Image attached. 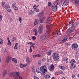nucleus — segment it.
Here are the masks:
<instances>
[{
  "mask_svg": "<svg viewBox=\"0 0 79 79\" xmlns=\"http://www.w3.org/2000/svg\"><path fill=\"white\" fill-rule=\"evenodd\" d=\"M79 24V23H77V22H76L74 24H72V27L69 28L68 30L66 31V34H70V33L73 32L74 31V29H75L74 27H75L77 25H78Z\"/></svg>",
  "mask_w": 79,
  "mask_h": 79,
  "instance_id": "1",
  "label": "nucleus"
},
{
  "mask_svg": "<svg viewBox=\"0 0 79 79\" xmlns=\"http://www.w3.org/2000/svg\"><path fill=\"white\" fill-rule=\"evenodd\" d=\"M40 68L41 69V72H43V75H44V74H45L47 73V67L46 66H42L40 67Z\"/></svg>",
  "mask_w": 79,
  "mask_h": 79,
  "instance_id": "2",
  "label": "nucleus"
},
{
  "mask_svg": "<svg viewBox=\"0 0 79 79\" xmlns=\"http://www.w3.org/2000/svg\"><path fill=\"white\" fill-rule=\"evenodd\" d=\"M52 56L54 61H58V59L60 58V57L58 56V53H53Z\"/></svg>",
  "mask_w": 79,
  "mask_h": 79,
  "instance_id": "3",
  "label": "nucleus"
},
{
  "mask_svg": "<svg viewBox=\"0 0 79 79\" xmlns=\"http://www.w3.org/2000/svg\"><path fill=\"white\" fill-rule=\"evenodd\" d=\"M47 37H48V36L46 34V33H44V34L40 36V39L42 41L43 40H44L47 39Z\"/></svg>",
  "mask_w": 79,
  "mask_h": 79,
  "instance_id": "4",
  "label": "nucleus"
},
{
  "mask_svg": "<svg viewBox=\"0 0 79 79\" xmlns=\"http://www.w3.org/2000/svg\"><path fill=\"white\" fill-rule=\"evenodd\" d=\"M44 28V26L43 25H40L38 28V33L39 34H41L42 33H43V31H44V29L43 28Z\"/></svg>",
  "mask_w": 79,
  "mask_h": 79,
  "instance_id": "5",
  "label": "nucleus"
},
{
  "mask_svg": "<svg viewBox=\"0 0 79 79\" xmlns=\"http://www.w3.org/2000/svg\"><path fill=\"white\" fill-rule=\"evenodd\" d=\"M48 68L50 71H53L55 69V67L54 66V65L53 64H51L50 66Z\"/></svg>",
  "mask_w": 79,
  "mask_h": 79,
  "instance_id": "6",
  "label": "nucleus"
},
{
  "mask_svg": "<svg viewBox=\"0 0 79 79\" xmlns=\"http://www.w3.org/2000/svg\"><path fill=\"white\" fill-rule=\"evenodd\" d=\"M77 47H78V45L77 44H73L72 46V48L73 50H77Z\"/></svg>",
  "mask_w": 79,
  "mask_h": 79,
  "instance_id": "7",
  "label": "nucleus"
},
{
  "mask_svg": "<svg viewBox=\"0 0 79 79\" xmlns=\"http://www.w3.org/2000/svg\"><path fill=\"white\" fill-rule=\"evenodd\" d=\"M69 2V0H65V1H64V2L62 5L63 6H67V5H68Z\"/></svg>",
  "mask_w": 79,
  "mask_h": 79,
  "instance_id": "8",
  "label": "nucleus"
},
{
  "mask_svg": "<svg viewBox=\"0 0 79 79\" xmlns=\"http://www.w3.org/2000/svg\"><path fill=\"white\" fill-rule=\"evenodd\" d=\"M45 19V16H42L40 18V19H39V22L40 23H43L44 21V20Z\"/></svg>",
  "mask_w": 79,
  "mask_h": 79,
  "instance_id": "9",
  "label": "nucleus"
},
{
  "mask_svg": "<svg viewBox=\"0 0 79 79\" xmlns=\"http://www.w3.org/2000/svg\"><path fill=\"white\" fill-rule=\"evenodd\" d=\"M4 8H5L7 11H8L9 12L11 11V9H10V6L7 5Z\"/></svg>",
  "mask_w": 79,
  "mask_h": 79,
  "instance_id": "10",
  "label": "nucleus"
},
{
  "mask_svg": "<svg viewBox=\"0 0 79 79\" xmlns=\"http://www.w3.org/2000/svg\"><path fill=\"white\" fill-rule=\"evenodd\" d=\"M58 10V6L54 5V6L52 8V10L53 11H56Z\"/></svg>",
  "mask_w": 79,
  "mask_h": 79,
  "instance_id": "11",
  "label": "nucleus"
},
{
  "mask_svg": "<svg viewBox=\"0 0 79 79\" xmlns=\"http://www.w3.org/2000/svg\"><path fill=\"white\" fill-rule=\"evenodd\" d=\"M52 77V75L51 74H48V75H46L44 76V77L45 79H48V78H50Z\"/></svg>",
  "mask_w": 79,
  "mask_h": 79,
  "instance_id": "12",
  "label": "nucleus"
},
{
  "mask_svg": "<svg viewBox=\"0 0 79 79\" xmlns=\"http://www.w3.org/2000/svg\"><path fill=\"white\" fill-rule=\"evenodd\" d=\"M38 24H39V20L37 19H35L34 21V26H36Z\"/></svg>",
  "mask_w": 79,
  "mask_h": 79,
  "instance_id": "13",
  "label": "nucleus"
},
{
  "mask_svg": "<svg viewBox=\"0 0 79 79\" xmlns=\"http://www.w3.org/2000/svg\"><path fill=\"white\" fill-rule=\"evenodd\" d=\"M54 4V5L56 6H58V5L60 4V1L58 0H56Z\"/></svg>",
  "mask_w": 79,
  "mask_h": 79,
  "instance_id": "14",
  "label": "nucleus"
},
{
  "mask_svg": "<svg viewBox=\"0 0 79 79\" xmlns=\"http://www.w3.org/2000/svg\"><path fill=\"white\" fill-rule=\"evenodd\" d=\"M40 67H39L36 69V71L38 73H42V71L41 70V69H40Z\"/></svg>",
  "mask_w": 79,
  "mask_h": 79,
  "instance_id": "15",
  "label": "nucleus"
},
{
  "mask_svg": "<svg viewBox=\"0 0 79 79\" xmlns=\"http://www.w3.org/2000/svg\"><path fill=\"white\" fill-rule=\"evenodd\" d=\"M73 3L75 4H77V5L79 6V0H74V2Z\"/></svg>",
  "mask_w": 79,
  "mask_h": 79,
  "instance_id": "16",
  "label": "nucleus"
},
{
  "mask_svg": "<svg viewBox=\"0 0 79 79\" xmlns=\"http://www.w3.org/2000/svg\"><path fill=\"white\" fill-rule=\"evenodd\" d=\"M70 63L71 65L75 64V63H76V61L74 59H73L71 60Z\"/></svg>",
  "mask_w": 79,
  "mask_h": 79,
  "instance_id": "17",
  "label": "nucleus"
},
{
  "mask_svg": "<svg viewBox=\"0 0 79 79\" xmlns=\"http://www.w3.org/2000/svg\"><path fill=\"white\" fill-rule=\"evenodd\" d=\"M10 61H11V60L10 59V58H9V57H7L6 60V63H10Z\"/></svg>",
  "mask_w": 79,
  "mask_h": 79,
  "instance_id": "18",
  "label": "nucleus"
},
{
  "mask_svg": "<svg viewBox=\"0 0 79 79\" xmlns=\"http://www.w3.org/2000/svg\"><path fill=\"white\" fill-rule=\"evenodd\" d=\"M10 76H13V77H15L16 76V73H11L10 74Z\"/></svg>",
  "mask_w": 79,
  "mask_h": 79,
  "instance_id": "19",
  "label": "nucleus"
},
{
  "mask_svg": "<svg viewBox=\"0 0 79 79\" xmlns=\"http://www.w3.org/2000/svg\"><path fill=\"white\" fill-rule=\"evenodd\" d=\"M27 66V65L26 64H20V67L21 68H24V67H26Z\"/></svg>",
  "mask_w": 79,
  "mask_h": 79,
  "instance_id": "20",
  "label": "nucleus"
},
{
  "mask_svg": "<svg viewBox=\"0 0 79 79\" xmlns=\"http://www.w3.org/2000/svg\"><path fill=\"white\" fill-rule=\"evenodd\" d=\"M33 31L35 32V34H34V35H37V32H38V31H37V30L35 29L33 30Z\"/></svg>",
  "mask_w": 79,
  "mask_h": 79,
  "instance_id": "21",
  "label": "nucleus"
},
{
  "mask_svg": "<svg viewBox=\"0 0 79 79\" xmlns=\"http://www.w3.org/2000/svg\"><path fill=\"white\" fill-rule=\"evenodd\" d=\"M33 11H32V10L29 11L28 13V15H33V14H34V12H35V11H33Z\"/></svg>",
  "mask_w": 79,
  "mask_h": 79,
  "instance_id": "22",
  "label": "nucleus"
},
{
  "mask_svg": "<svg viewBox=\"0 0 79 79\" xmlns=\"http://www.w3.org/2000/svg\"><path fill=\"white\" fill-rule=\"evenodd\" d=\"M52 51L51 50H50L48 52L46 53L47 55H51V54H52Z\"/></svg>",
  "mask_w": 79,
  "mask_h": 79,
  "instance_id": "23",
  "label": "nucleus"
},
{
  "mask_svg": "<svg viewBox=\"0 0 79 79\" xmlns=\"http://www.w3.org/2000/svg\"><path fill=\"white\" fill-rule=\"evenodd\" d=\"M7 5H6L5 3V2H2V6L3 8H5L6 7Z\"/></svg>",
  "mask_w": 79,
  "mask_h": 79,
  "instance_id": "24",
  "label": "nucleus"
},
{
  "mask_svg": "<svg viewBox=\"0 0 79 79\" xmlns=\"http://www.w3.org/2000/svg\"><path fill=\"white\" fill-rule=\"evenodd\" d=\"M70 68L71 69H74L75 68H76V65H75V64H74L73 65H71V66L70 67Z\"/></svg>",
  "mask_w": 79,
  "mask_h": 79,
  "instance_id": "25",
  "label": "nucleus"
},
{
  "mask_svg": "<svg viewBox=\"0 0 79 79\" xmlns=\"http://www.w3.org/2000/svg\"><path fill=\"white\" fill-rule=\"evenodd\" d=\"M12 61L15 62V63H17V60H16V59L15 58H12Z\"/></svg>",
  "mask_w": 79,
  "mask_h": 79,
  "instance_id": "26",
  "label": "nucleus"
},
{
  "mask_svg": "<svg viewBox=\"0 0 79 79\" xmlns=\"http://www.w3.org/2000/svg\"><path fill=\"white\" fill-rule=\"evenodd\" d=\"M59 33L57 32L54 33V35L55 36V37H58V35H59Z\"/></svg>",
  "mask_w": 79,
  "mask_h": 79,
  "instance_id": "27",
  "label": "nucleus"
},
{
  "mask_svg": "<svg viewBox=\"0 0 79 79\" xmlns=\"http://www.w3.org/2000/svg\"><path fill=\"white\" fill-rule=\"evenodd\" d=\"M7 74V72L6 71H5L3 72V76L4 77L5 76V75H6Z\"/></svg>",
  "mask_w": 79,
  "mask_h": 79,
  "instance_id": "28",
  "label": "nucleus"
},
{
  "mask_svg": "<svg viewBox=\"0 0 79 79\" xmlns=\"http://www.w3.org/2000/svg\"><path fill=\"white\" fill-rule=\"evenodd\" d=\"M26 61L27 62V63L29 64V63H30V60H29V59L28 57H27L26 58Z\"/></svg>",
  "mask_w": 79,
  "mask_h": 79,
  "instance_id": "29",
  "label": "nucleus"
},
{
  "mask_svg": "<svg viewBox=\"0 0 79 79\" xmlns=\"http://www.w3.org/2000/svg\"><path fill=\"white\" fill-rule=\"evenodd\" d=\"M64 61L65 63H68V59L66 57L64 59Z\"/></svg>",
  "mask_w": 79,
  "mask_h": 79,
  "instance_id": "30",
  "label": "nucleus"
},
{
  "mask_svg": "<svg viewBox=\"0 0 79 79\" xmlns=\"http://www.w3.org/2000/svg\"><path fill=\"white\" fill-rule=\"evenodd\" d=\"M43 15V12H40L38 15V16H42Z\"/></svg>",
  "mask_w": 79,
  "mask_h": 79,
  "instance_id": "31",
  "label": "nucleus"
},
{
  "mask_svg": "<svg viewBox=\"0 0 79 79\" xmlns=\"http://www.w3.org/2000/svg\"><path fill=\"white\" fill-rule=\"evenodd\" d=\"M3 52H4V53H6V52H7V49H6V48H5L3 50Z\"/></svg>",
  "mask_w": 79,
  "mask_h": 79,
  "instance_id": "32",
  "label": "nucleus"
},
{
  "mask_svg": "<svg viewBox=\"0 0 79 79\" xmlns=\"http://www.w3.org/2000/svg\"><path fill=\"white\" fill-rule=\"evenodd\" d=\"M38 7V6H37L36 5H34L33 6V8L34 9H36Z\"/></svg>",
  "mask_w": 79,
  "mask_h": 79,
  "instance_id": "33",
  "label": "nucleus"
},
{
  "mask_svg": "<svg viewBox=\"0 0 79 79\" xmlns=\"http://www.w3.org/2000/svg\"><path fill=\"white\" fill-rule=\"evenodd\" d=\"M15 74H16V76H17V77L19 76V74H20L19 73V72H16V73H15Z\"/></svg>",
  "mask_w": 79,
  "mask_h": 79,
  "instance_id": "34",
  "label": "nucleus"
},
{
  "mask_svg": "<svg viewBox=\"0 0 79 79\" xmlns=\"http://www.w3.org/2000/svg\"><path fill=\"white\" fill-rule=\"evenodd\" d=\"M60 69H61L63 70H64L65 69V67L63 66H62L61 67Z\"/></svg>",
  "mask_w": 79,
  "mask_h": 79,
  "instance_id": "35",
  "label": "nucleus"
},
{
  "mask_svg": "<svg viewBox=\"0 0 79 79\" xmlns=\"http://www.w3.org/2000/svg\"><path fill=\"white\" fill-rule=\"evenodd\" d=\"M48 6H51L52 4H51V2H49L48 3Z\"/></svg>",
  "mask_w": 79,
  "mask_h": 79,
  "instance_id": "36",
  "label": "nucleus"
},
{
  "mask_svg": "<svg viewBox=\"0 0 79 79\" xmlns=\"http://www.w3.org/2000/svg\"><path fill=\"white\" fill-rule=\"evenodd\" d=\"M3 40L2 39L0 38V44H3Z\"/></svg>",
  "mask_w": 79,
  "mask_h": 79,
  "instance_id": "37",
  "label": "nucleus"
},
{
  "mask_svg": "<svg viewBox=\"0 0 79 79\" xmlns=\"http://www.w3.org/2000/svg\"><path fill=\"white\" fill-rule=\"evenodd\" d=\"M14 8L15 10H18V8L16 6H14Z\"/></svg>",
  "mask_w": 79,
  "mask_h": 79,
  "instance_id": "38",
  "label": "nucleus"
},
{
  "mask_svg": "<svg viewBox=\"0 0 79 79\" xmlns=\"http://www.w3.org/2000/svg\"><path fill=\"white\" fill-rule=\"evenodd\" d=\"M35 11L36 12H37V13H38V12H39L40 11L39 9L36 8L35 9Z\"/></svg>",
  "mask_w": 79,
  "mask_h": 79,
  "instance_id": "39",
  "label": "nucleus"
},
{
  "mask_svg": "<svg viewBox=\"0 0 79 79\" xmlns=\"http://www.w3.org/2000/svg\"><path fill=\"white\" fill-rule=\"evenodd\" d=\"M42 61L43 62H45L46 61V58H43L42 59Z\"/></svg>",
  "mask_w": 79,
  "mask_h": 79,
  "instance_id": "40",
  "label": "nucleus"
},
{
  "mask_svg": "<svg viewBox=\"0 0 79 79\" xmlns=\"http://www.w3.org/2000/svg\"><path fill=\"white\" fill-rule=\"evenodd\" d=\"M34 79H39L38 77H36L35 75L34 76Z\"/></svg>",
  "mask_w": 79,
  "mask_h": 79,
  "instance_id": "41",
  "label": "nucleus"
},
{
  "mask_svg": "<svg viewBox=\"0 0 79 79\" xmlns=\"http://www.w3.org/2000/svg\"><path fill=\"white\" fill-rule=\"evenodd\" d=\"M29 52L30 53H31V52H32V49L31 48H30Z\"/></svg>",
  "mask_w": 79,
  "mask_h": 79,
  "instance_id": "42",
  "label": "nucleus"
},
{
  "mask_svg": "<svg viewBox=\"0 0 79 79\" xmlns=\"http://www.w3.org/2000/svg\"><path fill=\"white\" fill-rule=\"evenodd\" d=\"M19 21H20V23H21V21H22V20H21V17H19Z\"/></svg>",
  "mask_w": 79,
  "mask_h": 79,
  "instance_id": "43",
  "label": "nucleus"
},
{
  "mask_svg": "<svg viewBox=\"0 0 79 79\" xmlns=\"http://www.w3.org/2000/svg\"><path fill=\"white\" fill-rule=\"evenodd\" d=\"M12 41H15V40H16V38L15 37H13L12 39Z\"/></svg>",
  "mask_w": 79,
  "mask_h": 79,
  "instance_id": "44",
  "label": "nucleus"
},
{
  "mask_svg": "<svg viewBox=\"0 0 79 79\" xmlns=\"http://www.w3.org/2000/svg\"><path fill=\"white\" fill-rule=\"evenodd\" d=\"M47 30H48V31H50L51 30V28L50 27H49L47 28Z\"/></svg>",
  "mask_w": 79,
  "mask_h": 79,
  "instance_id": "45",
  "label": "nucleus"
},
{
  "mask_svg": "<svg viewBox=\"0 0 79 79\" xmlns=\"http://www.w3.org/2000/svg\"><path fill=\"white\" fill-rule=\"evenodd\" d=\"M38 64L39 66H40L41 65V61H39L38 62Z\"/></svg>",
  "mask_w": 79,
  "mask_h": 79,
  "instance_id": "46",
  "label": "nucleus"
},
{
  "mask_svg": "<svg viewBox=\"0 0 79 79\" xmlns=\"http://www.w3.org/2000/svg\"><path fill=\"white\" fill-rule=\"evenodd\" d=\"M32 39L33 40H35V39H36V37H35V36H32Z\"/></svg>",
  "mask_w": 79,
  "mask_h": 79,
  "instance_id": "47",
  "label": "nucleus"
},
{
  "mask_svg": "<svg viewBox=\"0 0 79 79\" xmlns=\"http://www.w3.org/2000/svg\"><path fill=\"white\" fill-rule=\"evenodd\" d=\"M60 72H59L57 73H56L55 74H56V75H59L60 74Z\"/></svg>",
  "mask_w": 79,
  "mask_h": 79,
  "instance_id": "48",
  "label": "nucleus"
},
{
  "mask_svg": "<svg viewBox=\"0 0 79 79\" xmlns=\"http://www.w3.org/2000/svg\"><path fill=\"white\" fill-rule=\"evenodd\" d=\"M66 39L65 38L63 40H62V42H66Z\"/></svg>",
  "mask_w": 79,
  "mask_h": 79,
  "instance_id": "49",
  "label": "nucleus"
},
{
  "mask_svg": "<svg viewBox=\"0 0 79 79\" xmlns=\"http://www.w3.org/2000/svg\"><path fill=\"white\" fill-rule=\"evenodd\" d=\"M17 48H18V46H14V49L15 50H16V49H17Z\"/></svg>",
  "mask_w": 79,
  "mask_h": 79,
  "instance_id": "50",
  "label": "nucleus"
},
{
  "mask_svg": "<svg viewBox=\"0 0 79 79\" xmlns=\"http://www.w3.org/2000/svg\"><path fill=\"white\" fill-rule=\"evenodd\" d=\"M36 56H37V57H40V55L39 54H38L37 55H36Z\"/></svg>",
  "mask_w": 79,
  "mask_h": 79,
  "instance_id": "51",
  "label": "nucleus"
},
{
  "mask_svg": "<svg viewBox=\"0 0 79 79\" xmlns=\"http://www.w3.org/2000/svg\"><path fill=\"white\" fill-rule=\"evenodd\" d=\"M31 47H32L33 48H34L35 47V46L34 45H31L30 46V48H31Z\"/></svg>",
  "mask_w": 79,
  "mask_h": 79,
  "instance_id": "52",
  "label": "nucleus"
},
{
  "mask_svg": "<svg viewBox=\"0 0 79 79\" xmlns=\"http://www.w3.org/2000/svg\"><path fill=\"white\" fill-rule=\"evenodd\" d=\"M28 45H32V42H29L28 43Z\"/></svg>",
  "mask_w": 79,
  "mask_h": 79,
  "instance_id": "53",
  "label": "nucleus"
},
{
  "mask_svg": "<svg viewBox=\"0 0 79 79\" xmlns=\"http://www.w3.org/2000/svg\"><path fill=\"white\" fill-rule=\"evenodd\" d=\"M33 58H35L36 56H37V55H33Z\"/></svg>",
  "mask_w": 79,
  "mask_h": 79,
  "instance_id": "54",
  "label": "nucleus"
},
{
  "mask_svg": "<svg viewBox=\"0 0 79 79\" xmlns=\"http://www.w3.org/2000/svg\"><path fill=\"white\" fill-rule=\"evenodd\" d=\"M71 23H73V22H69V23L68 24V25H70Z\"/></svg>",
  "mask_w": 79,
  "mask_h": 79,
  "instance_id": "55",
  "label": "nucleus"
},
{
  "mask_svg": "<svg viewBox=\"0 0 79 79\" xmlns=\"http://www.w3.org/2000/svg\"><path fill=\"white\" fill-rule=\"evenodd\" d=\"M75 76H76L75 75H72V77L74 78V77H75Z\"/></svg>",
  "mask_w": 79,
  "mask_h": 79,
  "instance_id": "56",
  "label": "nucleus"
},
{
  "mask_svg": "<svg viewBox=\"0 0 79 79\" xmlns=\"http://www.w3.org/2000/svg\"><path fill=\"white\" fill-rule=\"evenodd\" d=\"M18 43H16L15 44V46H16L17 47H18Z\"/></svg>",
  "mask_w": 79,
  "mask_h": 79,
  "instance_id": "57",
  "label": "nucleus"
},
{
  "mask_svg": "<svg viewBox=\"0 0 79 79\" xmlns=\"http://www.w3.org/2000/svg\"><path fill=\"white\" fill-rule=\"evenodd\" d=\"M31 45H35V43L32 42Z\"/></svg>",
  "mask_w": 79,
  "mask_h": 79,
  "instance_id": "58",
  "label": "nucleus"
},
{
  "mask_svg": "<svg viewBox=\"0 0 79 79\" xmlns=\"http://www.w3.org/2000/svg\"><path fill=\"white\" fill-rule=\"evenodd\" d=\"M18 77H19V79H22V77H21L20 76Z\"/></svg>",
  "mask_w": 79,
  "mask_h": 79,
  "instance_id": "59",
  "label": "nucleus"
},
{
  "mask_svg": "<svg viewBox=\"0 0 79 79\" xmlns=\"http://www.w3.org/2000/svg\"><path fill=\"white\" fill-rule=\"evenodd\" d=\"M69 44H70L69 43H66V45H68V46L69 45Z\"/></svg>",
  "mask_w": 79,
  "mask_h": 79,
  "instance_id": "60",
  "label": "nucleus"
},
{
  "mask_svg": "<svg viewBox=\"0 0 79 79\" xmlns=\"http://www.w3.org/2000/svg\"><path fill=\"white\" fill-rule=\"evenodd\" d=\"M9 43V45H11V43L10 42H10H8Z\"/></svg>",
  "mask_w": 79,
  "mask_h": 79,
  "instance_id": "61",
  "label": "nucleus"
},
{
  "mask_svg": "<svg viewBox=\"0 0 79 79\" xmlns=\"http://www.w3.org/2000/svg\"><path fill=\"white\" fill-rule=\"evenodd\" d=\"M16 4V3H15V4H12V6H15V4Z\"/></svg>",
  "mask_w": 79,
  "mask_h": 79,
  "instance_id": "62",
  "label": "nucleus"
},
{
  "mask_svg": "<svg viewBox=\"0 0 79 79\" xmlns=\"http://www.w3.org/2000/svg\"><path fill=\"white\" fill-rule=\"evenodd\" d=\"M7 39L8 42H10V39H9V38H7Z\"/></svg>",
  "mask_w": 79,
  "mask_h": 79,
  "instance_id": "63",
  "label": "nucleus"
},
{
  "mask_svg": "<svg viewBox=\"0 0 79 79\" xmlns=\"http://www.w3.org/2000/svg\"><path fill=\"white\" fill-rule=\"evenodd\" d=\"M2 15H0V20H2Z\"/></svg>",
  "mask_w": 79,
  "mask_h": 79,
  "instance_id": "64",
  "label": "nucleus"
}]
</instances>
